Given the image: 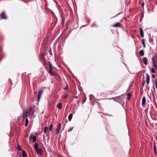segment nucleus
Segmentation results:
<instances>
[{"mask_svg":"<svg viewBox=\"0 0 157 157\" xmlns=\"http://www.w3.org/2000/svg\"><path fill=\"white\" fill-rule=\"evenodd\" d=\"M144 84H145V81H144V82L143 83V86H144Z\"/></svg>","mask_w":157,"mask_h":157,"instance_id":"nucleus-32","label":"nucleus"},{"mask_svg":"<svg viewBox=\"0 0 157 157\" xmlns=\"http://www.w3.org/2000/svg\"><path fill=\"white\" fill-rule=\"evenodd\" d=\"M53 125L52 124H51L50 125L49 128V131H52V128L53 127Z\"/></svg>","mask_w":157,"mask_h":157,"instance_id":"nucleus-20","label":"nucleus"},{"mask_svg":"<svg viewBox=\"0 0 157 157\" xmlns=\"http://www.w3.org/2000/svg\"><path fill=\"white\" fill-rule=\"evenodd\" d=\"M155 75L153 74H152V78H155Z\"/></svg>","mask_w":157,"mask_h":157,"instance_id":"nucleus-31","label":"nucleus"},{"mask_svg":"<svg viewBox=\"0 0 157 157\" xmlns=\"http://www.w3.org/2000/svg\"><path fill=\"white\" fill-rule=\"evenodd\" d=\"M34 147L36 149L38 148V144L37 143H35L34 144Z\"/></svg>","mask_w":157,"mask_h":157,"instance_id":"nucleus-17","label":"nucleus"},{"mask_svg":"<svg viewBox=\"0 0 157 157\" xmlns=\"http://www.w3.org/2000/svg\"><path fill=\"white\" fill-rule=\"evenodd\" d=\"M151 61L154 68L157 70V55L153 57Z\"/></svg>","mask_w":157,"mask_h":157,"instance_id":"nucleus-1","label":"nucleus"},{"mask_svg":"<svg viewBox=\"0 0 157 157\" xmlns=\"http://www.w3.org/2000/svg\"><path fill=\"white\" fill-rule=\"evenodd\" d=\"M114 99V98H107V99H109V100H112V99Z\"/></svg>","mask_w":157,"mask_h":157,"instance_id":"nucleus-30","label":"nucleus"},{"mask_svg":"<svg viewBox=\"0 0 157 157\" xmlns=\"http://www.w3.org/2000/svg\"><path fill=\"white\" fill-rule=\"evenodd\" d=\"M151 72L152 73H155V70L153 68H152L151 69Z\"/></svg>","mask_w":157,"mask_h":157,"instance_id":"nucleus-23","label":"nucleus"},{"mask_svg":"<svg viewBox=\"0 0 157 157\" xmlns=\"http://www.w3.org/2000/svg\"><path fill=\"white\" fill-rule=\"evenodd\" d=\"M143 61L144 65H147V60L146 58H144L143 59Z\"/></svg>","mask_w":157,"mask_h":157,"instance_id":"nucleus-7","label":"nucleus"},{"mask_svg":"<svg viewBox=\"0 0 157 157\" xmlns=\"http://www.w3.org/2000/svg\"><path fill=\"white\" fill-rule=\"evenodd\" d=\"M131 97V94H127V99L128 100H129L130 97Z\"/></svg>","mask_w":157,"mask_h":157,"instance_id":"nucleus-21","label":"nucleus"},{"mask_svg":"<svg viewBox=\"0 0 157 157\" xmlns=\"http://www.w3.org/2000/svg\"><path fill=\"white\" fill-rule=\"evenodd\" d=\"M146 103V99L144 97L142 100V105H145Z\"/></svg>","mask_w":157,"mask_h":157,"instance_id":"nucleus-10","label":"nucleus"},{"mask_svg":"<svg viewBox=\"0 0 157 157\" xmlns=\"http://www.w3.org/2000/svg\"><path fill=\"white\" fill-rule=\"evenodd\" d=\"M153 148H154V152H155V155H156L157 152H156V145H155V142L154 143V147H153Z\"/></svg>","mask_w":157,"mask_h":157,"instance_id":"nucleus-12","label":"nucleus"},{"mask_svg":"<svg viewBox=\"0 0 157 157\" xmlns=\"http://www.w3.org/2000/svg\"><path fill=\"white\" fill-rule=\"evenodd\" d=\"M61 127V124L59 123L58 124V126H57V129H56V132H57V133H58L60 131V130Z\"/></svg>","mask_w":157,"mask_h":157,"instance_id":"nucleus-6","label":"nucleus"},{"mask_svg":"<svg viewBox=\"0 0 157 157\" xmlns=\"http://www.w3.org/2000/svg\"><path fill=\"white\" fill-rule=\"evenodd\" d=\"M28 122H29L28 119L27 118H26V120H25V126H27L28 125Z\"/></svg>","mask_w":157,"mask_h":157,"instance_id":"nucleus-18","label":"nucleus"},{"mask_svg":"<svg viewBox=\"0 0 157 157\" xmlns=\"http://www.w3.org/2000/svg\"><path fill=\"white\" fill-rule=\"evenodd\" d=\"M6 18L7 17L4 12H2L0 15V19H6Z\"/></svg>","mask_w":157,"mask_h":157,"instance_id":"nucleus-3","label":"nucleus"},{"mask_svg":"<svg viewBox=\"0 0 157 157\" xmlns=\"http://www.w3.org/2000/svg\"><path fill=\"white\" fill-rule=\"evenodd\" d=\"M75 98H78V97L77 96H75Z\"/></svg>","mask_w":157,"mask_h":157,"instance_id":"nucleus-33","label":"nucleus"},{"mask_svg":"<svg viewBox=\"0 0 157 157\" xmlns=\"http://www.w3.org/2000/svg\"><path fill=\"white\" fill-rule=\"evenodd\" d=\"M57 108L59 109H61L62 107V104L61 102L59 103L57 105Z\"/></svg>","mask_w":157,"mask_h":157,"instance_id":"nucleus-9","label":"nucleus"},{"mask_svg":"<svg viewBox=\"0 0 157 157\" xmlns=\"http://www.w3.org/2000/svg\"><path fill=\"white\" fill-rule=\"evenodd\" d=\"M52 69H50V70L48 72L50 74H52Z\"/></svg>","mask_w":157,"mask_h":157,"instance_id":"nucleus-26","label":"nucleus"},{"mask_svg":"<svg viewBox=\"0 0 157 157\" xmlns=\"http://www.w3.org/2000/svg\"><path fill=\"white\" fill-rule=\"evenodd\" d=\"M68 94H66V95L65 96H63V98H66L67 96H68Z\"/></svg>","mask_w":157,"mask_h":157,"instance_id":"nucleus-29","label":"nucleus"},{"mask_svg":"<svg viewBox=\"0 0 157 157\" xmlns=\"http://www.w3.org/2000/svg\"><path fill=\"white\" fill-rule=\"evenodd\" d=\"M22 157H26V153L25 151L24 150H23L22 151Z\"/></svg>","mask_w":157,"mask_h":157,"instance_id":"nucleus-16","label":"nucleus"},{"mask_svg":"<svg viewBox=\"0 0 157 157\" xmlns=\"http://www.w3.org/2000/svg\"><path fill=\"white\" fill-rule=\"evenodd\" d=\"M50 157H52V156H50Z\"/></svg>","mask_w":157,"mask_h":157,"instance_id":"nucleus-37","label":"nucleus"},{"mask_svg":"<svg viewBox=\"0 0 157 157\" xmlns=\"http://www.w3.org/2000/svg\"><path fill=\"white\" fill-rule=\"evenodd\" d=\"M49 67L50 69H52V65L50 63H49Z\"/></svg>","mask_w":157,"mask_h":157,"instance_id":"nucleus-27","label":"nucleus"},{"mask_svg":"<svg viewBox=\"0 0 157 157\" xmlns=\"http://www.w3.org/2000/svg\"><path fill=\"white\" fill-rule=\"evenodd\" d=\"M139 54L140 56H142L144 54V51L143 50H140L139 52Z\"/></svg>","mask_w":157,"mask_h":157,"instance_id":"nucleus-11","label":"nucleus"},{"mask_svg":"<svg viewBox=\"0 0 157 157\" xmlns=\"http://www.w3.org/2000/svg\"><path fill=\"white\" fill-rule=\"evenodd\" d=\"M120 24L119 23L117 22L115 24H114L113 25V27H119L120 26Z\"/></svg>","mask_w":157,"mask_h":157,"instance_id":"nucleus-13","label":"nucleus"},{"mask_svg":"<svg viewBox=\"0 0 157 157\" xmlns=\"http://www.w3.org/2000/svg\"><path fill=\"white\" fill-rule=\"evenodd\" d=\"M146 82L147 84V85H148V84H149V83L150 77H149V75L147 73L146 74Z\"/></svg>","mask_w":157,"mask_h":157,"instance_id":"nucleus-4","label":"nucleus"},{"mask_svg":"<svg viewBox=\"0 0 157 157\" xmlns=\"http://www.w3.org/2000/svg\"><path fill=\"white\" fill-rule=\"evenodd\" d=\"M17 149L19 151L21 150V148L19 145H17Z\"/></svg>","mask_w":157,"mask_h":157,"instance_id":"nucleus-24","label":"nucleus"},{"mask_svg":"<svg viewBox=\"0 0 157 157\" xmlns=\"http://www.w3.org/2000/svg\"><path fill=\"white\" fill-rule=\"evenodd\" d=\"M94 25V24H93V25H92V27H93V26Z\"/></svg>","mask_w":157,"mask_h":157,"instance_id":"nucleus-36","label":"nucleus"},{"mask_svg":"<svg viewBox=\"0 0 157 157\" xmlns=\"http://www.w3.org/2000/svg\"><path fill=\"white\" fill-rule=\"evenodd\" d=\"M73 115L71 114H70L69 115L68 117V120L69 121H70Z\"/></svg>","mask_w":157,"mask_h":157,"instance_id":"nucleus-15","label":"nucleus"},{"mask_svg":"<svg viewBox=\"0 0 157 157\" xmlns=\"http://www.w3.org/2000/svg\"><path fill=\"white\" fill-rule=\"evenodd\" d=\"M142 44H143L144 48H145V43H144V39H143L142 40Z\"/></svg>","mask_w":157,"mask_h":157,"instance_id":"nucleus-22","label":"nucleus"},{"mask_svg":"<svg viewBox=\"0 0 157 157\" xmlns=\"http://www.w3.org/2000/svg\"><path fill=\"white\" fill-rule=\"evenodd\" d=\"M42 90H40L38 92V101H39L41 97V96L42 94Z\"/></svg>","mask_w":157,"mask_h":157,"instance_id":"nucleus-5","label":"nucleus"},{"mask_svg":"<svg viewBox=\"0 0 157 157\" xmlns=\"http://www.w3.org/2000/svg\"><path fill=\"white\" fill-rule=\"evenodd\" d=\"M73 128H70L68 130V132H69L70 131H72V129H73Z\"/></svg>","mask_w":157,"mask_h":157,"instance_id":"nucleus-25","label":"nucleus"},{"mask_svg":"<svg viewBox=\"0 0 157 157\" xmlns=\"http://www.w3.org/2000/svg\"><path fill=\"white\" fill-rule=\"evenodd\" d=\"M64 89L65 90H67V86H66L64 88Z\"/></svg>","mask_w":157,"mask_h":157,"instance_id":"nucleus-28","label":"nucleus"},{"mask_svg":"<svg viewBox=\"0 0 157 157\" xmlns=\"http://www.w3.org/2000/svg\"><path fill=\"white\" fill-rule=\"evenodd\" d=\"M43 137H44V138H45V136L44 135H43Z\"/></svg>","mask_w":157,"mask_h":157,"instance_id":"nucleus-35","label":"nucleus"},{"mask_svg":"<svg viewBox=\"0 0 157 157\" xmlns=\"http://www.w3.org/2000/svg\"><path fill=\"white\" fill-rule=\"evenodd\" d=\"M140 34L142 37L144 36V33L141 28L140 29Z\"/></svg>","mask_w":157,"mask_h":157,"instance_id":"nucleus-14","label":"nucleus"},{"mask_svg":"<svg viewBox=\"0 0 157 157\" xmlns=\"http://www.w3.org/2000/svg\"><path fill=\"white\" fill-rule=\"evenodd\" d=\"M144 3H143L142 4V7H144Z\"/></svg>","mask_w":157,"mask_h":157,"instance_id":"nucleus-34","label":"nucleus"},{"mask_svg":"<svg viewBox=\"0 0 157 157\" xmlns=\"http://www.w3.org/2000/svg\"><path fill=\"white\" fill-rule=\"evenodd\" d=\"M48 129V128L47 127H45L44 128V132L46 133Z\"/></svg>","mask_w":157,"mask_h":157,"instance_id":"nucleus-19","label":"nucleus"},{"mask_svg":"<svg viewBox=\"0 0 157 157\" xmlns=\"http://www.w3.org/2000/svg\"><path fill=\"white\" fill-rule=\"evenodd\" d=\"M29 139L30 140L32 139L33 142L34 143L36 141V137L33 135H30L29 137Z\"/></svg>","mask_w":157,"mask_h":157,"instance_id":"nucleus-2","label":"nucleus"},{"mask_svg":"<svg viewBox=\"0 0 157 157\" xmlns=\"http://www.w3.org/2000/svg\"><path fill=\"white\" fill-rule=\"evenodd\" d=\"M36 153L39 155H41L42 154V151L40 148H38L36 149Z\"/></svg>","mask_w":157,"mask_h":157,"instance_id":"nucleus-8","label":"nucleus"}]
</instances>
